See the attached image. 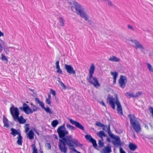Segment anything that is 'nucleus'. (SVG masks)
<instances>
[{
  "label": "nucleus",
  "mask_w": 153,
  "mask_h": 153,
  "mask_svg": "<svg viewBox=\"0 0 153 153\" xmlns=\"http://www.w3.org/2000/svg\"><path fill=\"white\" fill-rule=\"evenodd\" d=\"M107 100L109 105L113 109H115L116 105L117 106V114L121 116L123 115L122 107L117 94H115L114 98L112 96L109 95L107 97Z\"/></svg>",
  "instance_id": "obj_1"
},
{
  "label": "nucleus",
  "mask_w": 153,
  "mask_h": 153,
  "mask_svg": "<svg viewBox=\"0 0 153 153\" xmlns=\"http://www.w3.org/2000/svg\"><path fill=\"white\" fill-rule=\"evenodd\" d=\"M10 111L11 115L15 120H17L20 124H23L26 123V120L24 119L23 116L19 117V112L17 108L15 107L14 105H13L10 107Z\"/></svg>",
  "instance_id": "obj_2"
},
{
  "label": "nucleus",
  "mask_w": 153,
  "mask_h": 153,
  "mask_svg": "<svg viewBox=\"0 0 153 153\" xmlns=\"http://www.w3.org/2000/svg\"><path fill=\"white\" fill-rule=\"evenodd\" d=\"M130 120L131 127L137 133H139L141 131V128L140 123L134 114H129L128 116Z\"/></svg>",
  "instance_id": "obj_3"
},
{
  "label": "nucleus",
  "mask_w": 153,
  "mask_h": 153,
  "mask_svg": "<svg viewBox=\"0 0 153 153\" xmlns=\"http://www.w3.org/2000/svg\"><path fill=\"white\" fill-rule=\"evenodd\" d=\"M94 70V65L93 64H92L89 71V77L87 78V79L90 83L95 88H97V87H100V85L97 78L93 76Z\"/></svg>",
  "instance_id": "obj_4"
},
{
  "label": "nucleus",
  "mask_w": 153,
  "mask_h": 153,
  "mask_svg": "<svg viewBox=\"0 0 153 153\" xmlns=\"http://www.w3.org/2000/svg\"><path fill=\"white\" fill-rule=\"evenodd\" d=\"M74 7L72 6L71 7L72 10L74 11V8L75 9L76 12L78 15L79 16L82 18H84L85 20L87 21L88 20V17L84 11V9L82 8V6L79 4L77 2H74Z\"/></svg>",
  "instance_id": "obj_5"
},
{
  "label": "nucleus",
  "mask_w": 153,
  "mask_h": 153,
  "mask_svg": "<svg viewBox=\"0 0 153 153\" xmlns=\"http://www.w3.org/2000/svg\"><path fill=\"white\" fill-rule=\"evenodd\" d=\"M31 105L32 107V109L25 103L23 104L22 107H19V109L21 111H24L27 114H32L33 112L36 111L38 109V108L32 103L31 104Z\"/></svg>",
  "instance_id": "obj_6"
},
{
  "label": "nucleus",
  "mask_w": 153,
  "mask_h": 153,
  "mask_svg": "<svg viewBox=\"0 0 153 153\" xmlns=\"http://www.w3.org/2000/svg\"><path fill=\"white\" fill-rule=\"evenodd\" d=\"M36 101L40 105V106L43 108L47 112L49 113L50 114H52V112L50 110L49 107L45 108L43 102L40 101L39 98H35V99Z\"/></svg>",
  "instance_id": "obj_7"
},
{
  "label": "nucleus",
  "mask_w": 153,
  "mask_h": 153,
  "mask_svg": "<svg viewBox=\"0 0 153 153\" xmlns=\"http://www.w3.org/2000/svg\"><path fill=\"white\" fill-rule=\"evenodd\" d=\"M68 119L71 124L74 125L76 127L83 131H84V127L79 122L74 121L70 118H68Z\"/></svg>",
  "instance_id": "obj_8"
},
{
  "label": "nucleus",
  "mask_w": 153,
  "mask_h": 153,
  "mask_svg": "<svg viewBox=\"0 0 153 153\" xmlns=\"http://www.w3.org/2000/svg\"><path fill=\"white\" fill-rule=\"evenodd\" d=\"M127 82V79L125 76L121 75L120 76L118 82L120 86L124 88L126 86V83Z\"/></svg>",
  "instance_id": "obj_9"
},
{
  "label": "nucleus",
  "mask_w": 153,
  "mask_h": 153,
  "mask_svg": "<svg viewBox=\"0 0 153 153\" xmlns=\"http://www.w3.org/2000/svg\"><path fill=\"white\" fill-rule=\"evenodd\" d=\"M65 69L67 73L70 74H75L76 71L74 70L73 68L71 65L67 64L65 65Z\"/></svg>",
  "instance_id": "obj_10"
},
{
  "label": "nucleus",
  "mask_w": 153,
  "mask_h": 153,
  "mask_svg": "<svg viewBox=\"0 0 153 153\" xmlns=\"http://www.w3.org/2000/svg\"><path fill=\"white\" fill-rule=\"evenodd\" d=\"M85 137L87 140H88L89 142L92 143L94 146L96 147L97 146V145L96 140L94 139L90 135H85Z\"/></svg>",
  "instance_id": "obj_11"
},
{
  "label": "nucleus",
  "mask_w": 153,
  "mask_h": 153,
  "mask_svg": "<svg viewBox=\"0 0 153 153\" xmlns=\"http://www.w3.org/2000/svg\"><path fill=\"white\" fill-rule=\"evenodd\" d=\"M27 136L30 140H32L34 138V133L32 130H30L27 133Z\"/></svg>",
  "instance_id": "obj_12"
},
{
  "label": "nucleus",
  "mask_w": 153,
  "mask_h": 153,
  "mask_svg": "<svg viewBox=\"0 0 153 153\" xmlns=\"http://www.w3.org/2000/svg\"><path fill=\"white\" fill-rule=\"evenodd\" d=\"M3 122L4 123V127L8 128L9 126L8 120L4 115L3 116Z\"/></svg>",
  "instance_id": "obj_13"
},
{
  "label": "nucleus",
  "mask_w": 153,
  "mask_h": 153,
  "mask_svg": "<svg viewBox=\"0 0 153 153\" xmlns=\"http://www.w3.org/2000/svg\"><path fill=\"white\" fill-rule=\"evenodd\" d=\"M111 74L113 77V83L115 84L116 83V79L118 74L117 73L116 71L114 72H111Z\"/></svg>",
  "instance_id": "obj_14"
},
{
  "label": "nucleus",
  "mask_w": 153,
  "mask_h": 153,
  "mask_svg": "<svg viewBox=\"0 0 153 153\" xmlns=\"http://www.w3.org/2000/svg\"><path fill=\"white\" fill-rule=\"evenodd\" d=\"M128 147L130 150L133 151L135 150L137 147V146L136 145L132 143H129Z\"/></svg>",
  "instance_id": "obj_15"
},
{
  "label": "nucleus",
  "mask_w": 153,
  "mask_h": 153,
  "mask_svg": "<svg viewBox=\"0 0 153 153\" xmlns=\"http://www.w3.org/2000/svg\"><path fill=\"white\" fill-rule=\"evenodd\" d=\"M108 59L109 61L115 62H118L120 60V59L119 58L113 56H110L108 58Z\"/></svg>",
  "instance_id": "obj_16"
},
{
  "label": "nucleus",
  "mask_w": 153,
  "mask_h": 153,
  "mask_svg": "<svg viewBox=\"0 0 153 153\" xmlns=\"http://www.w3.org/2000/svg\"><path fill=\"white\" fill-rule=\"evenodd\" d=\"M17 138L18 140L17 141V144L20 146H22V138L20 134H19V136Z\"/></svg>",
  "instance_id": "obj_17"
},
{
  "label": "nucleus",
  "mask_w": 153,
  "mask_h": 153,
  "mask_svg": "<svg viewBox=\"0 0 153 153\" xmlns=\"http://www.w3.org/2000/svg\"><path fill=\"white\" fill-rule=\"evenodd\" d=\"M111 151V147L108 146L105 147L103 150V153H110Z\"/></svg>",
  "instance_id": "obj_18"
},
{
  "label": "nucleus",
  "mask_w": 153,
  "mask_h": 153,
  "mask_svg": "<svg viewBox=\"0 0 153 153\" xmlns=\"http://www.w3.org/2000/svg\"><path fill=\"white\" fill-rule=\"evenodd\" d=\"M11 134L13 135L14 136H15L16 134H18L19 135V134H20L16 130L14 129L13 128H11Z\"/></svg>",
  "instance_id": "obj_19"
},
{
  "label": "nucleus",
  "mask_w": 153,
  "mask_h": 153,
  "mask_svg": "<svg viewBox=\"0 0 153 153\" xmlns=\"http://www.w3.org/2000/svg\"><path fill=\"white\" fill-rule=\"evenodd\" d=\"M134 43L135 45L137 46V48H139L142 49H144V48L142 46V45L138 42L136 40H135Z\"/></svg>",
  "instance_id": "obj_20"
},
{
  "label": "nucleus",
  "mask_w": 153,
  "mask_h": 153,
  "mask_svg": "<svg viewBox=\"0 0 153 153\" xmlns=\"http://www.w3.org/2000/svg\"><path fill=\"white\" fill-rule=\"evenodd\" d=\"M59 24L60 26L63 27L64 25V20L62 19V17H60L59 18Z\"/></svg>",
  "instance_id": "obj_21"
},
{
  "label": "nucleus",
  "mask_w": 153,
  "mask_h": 153,
  "mask_svg": "<svg viewBox=\"0 0 153 153\" xmlns=\"http://www.w3.org/2000/svg\"><path fill=\"white\" fill-rule=\"evenodd\" d=\"M97 135L100 138H102L103 137L105 136V134L103 131H100L98 132Z\"/></svg>",
  "instance_id": "obj_22"
},
{
  "label": "nucleus",
  "mask_w": 153,
  "mask_h": 153,
  "mask_svg": "<svg viewBox=\"0 0 153 153\" xmlns=\"http://www.w3.org/2000/svg\"><path fill=\"white\" fill-rule=\"evenodd\" d=\"M58 123V121L56 120H53L51 122V124L53 127H55L56 126Z\"/></svg>",
  "instance_id": "obj_23"
},
{
  "label": "nucleus",
  "mask_w": 153,
  "mask_h": 153,
  "mask_svg": "<svg viewBox=\"0 0 153 153\" xmlns=\"http://www.w3.org/2000/svg\"><path fill=\"white\" fill-rule=\"evenodd\" d=\"M31 147L32 149V153H38L37 149H36L35 145L34 144L31 145Z\"/></svg>",
  "instance_id": "obj_24"
},
{
  "label": "nucleus",
  "mask_w": 153,
  "mask_h": 153,
  "mask_svg": "<svg viewBox=\"0 0 153 153\" xmlns=\"http://www.w3.org/2000/svg\"><path fill=\"white\" fill-rule=\"evenodd\" d=\"M115 139L116 141V144L118 146H121V143L120 138L118 137L117 138H115Z\"/></svg>",
  "instance_id": "obj_25"
},
{
  "label": "nucleus",
  "mask_w": 153,
  "mask_h": 153,
  "mask_svg": "<svg viewBox=\"0 0 153 153\" xmlns=\"http://www.w3.org/2000/svg\"><path fill=\"white\" fill-rule=\"evenodd\" d=\"M66 127L68 129L71 130H74L76 129V128L68 124H67Z\"/></svg>",
  "instance_id": "obj_26"
},
{
  "label": "nucleus",
  "mask_w": 153,
  "mask_h": 153,
  "mask_svg": "<svg viewBox=\"0 0 153 153\" xmlns=\"http://www.w3.org/2000/svg\"><path fill=\"white\" fill-rule=\"evenodd\" d=\"M133 93H131L129 92H127L125 94V95L127 97H129V98L132 97H134V95H133Z\"/></svg>",
  "instance_id": "obj_27"
},
{
  "label": "nucleus",
  "mask_w": 153,
  "mask_h": 153,
  "mask_svg": "<svg viewBox=\"0 0 153 153\" xmlns=\"http://www.w3.org/2000/svg\"><path fill=\"white\" fill-rule=\"evenodd\" d=\"M148 68L149 69V71L151 72H152L153 73V69L151 65L148 63L147 64Z\"/></svg>",
  "instance_id": "obj_28"
},
{
  "label": "nucleus",
  "mask_w": 153,
  "mask_h": 153,
  "mask_svg": "<svg viewBox=\"0 0 153 153\" xmlns=\"http://www.w3.org/2000/svg\"><path fill=\"white\" fill-rule=\"evenodd\" d=\"M1 59L2 60L7 61L8 60L7 59L3 54H1Z\"/></svg>",
  "instance_id": "obj_29"
},
{
  "label": "nucleus",
  "mask_w": 153,
  "mask_h": 153,
  "mask_svg": "<svg viewBox=\"0 0 153 153\" xmlns=\"http://www.w3.org/2000/svg\"><path fill=\"white\" fill-rule=\"evenodd\" d=\"M98 144L99 147H103L104 146V143L101 140H99Z\"/></svg>",
  "instance_id": "obj_30"
},
{
  "label": "nucleus",
  "mask_w": 153,
  "mask_h": 153,
  "mask_svg": "<svg viewBox=\"0 0 153 153\" xmlns=\"http://www.w3.org/2000/svg\"><path fill=\"white\" fill-rule=\"evenodd\" d=\"M142 94V93L141 91H138L136 95H134V97L136 98V97H138L140 95Z\"/></svg>",
  "instance_id": "obj_31"
},
{
  "label": "nucleus",
  "mask_w": 153,
  "mask_h": 153,
  "mask_svg": "<svg viewBox=\"0 0 153 153\" xmlns=\"http://www.w3.org/2000/svg\"><path fill=\"white\" fill-rule=\"evenodd\" d=\"M56 69H57V70L56 71L57 73L61 74H62V72L61 69L60 68V67L57 68Z\"/></svg>",
  "instance_id": "obj_32"
},
{
  "label": "nucleus",
  "mask_w": 153,
  "mask_h": 153,
  "mask_svg": "<svg viewBox=\"0 0 153 153\" xmlns=\"http://www.w3.org/2000/svg\"><path fill=\"white\" fill-rule=\"evenodd\" d=\"M96 125L99 127H103L104 126V125L100 122H97V123L96 124Z\"/></svg>",
  "instance_id": "obj_33"
},
{
  "label": "nucleus",
  "mask_w": 153,
  "mask_h": 153,
  "mask_svg": "<svg viewBox=\"0 0 153 153\" xmlns=\"http://www.w3.org/2000/svg\"><path fill=\"white\" fill-rule=\"evenodd\" d=\"M149 110L150 113L152 114V116L153 117V108L151 107H149Z\"/></svg>",
  "instance_id": "obj_34"
},
{
  "label": "nucleus",
  "mask_w": 153,
  "mask_h": 153,
  "mask_svg": "<svg viewBox=\"0 0 153 153\" xmlns=\"http://www.w3.org/2000/svg\"><path fill=\"white\" fill-rule=\"evenodd\" d=\"M46 103L48 105H50L51 103V99H49L47 98L46 99Z\"/></svg>",
  "instance_id": "obj_35"
},
{
  "label": "nucleus",
  "mask_w": 153,
  "mask_h": 153,
  "mask_svg": "<svg viewBox=\"0 0 153 153\" xmlns=\"http://www.w3.org/2000/svg\"><path fill=\"white\" fill-rule=\"evenodd\" d=\"M51 93L52 94L53 96H55L56 94V92L55 91L53 90L52 89H51L50 90Z\"/></svg>",
  "instance_id": "obj_36"
},
{
  "label": "nucleus",
  "mask_w": 153,
  "mask_h": 153,
  "mask_svg": "<svg viewBox=\"0 0 153 153\" xmlns=\"http://www.w3.org/2000/svg\"><path fill=\"white\" fill-rule=\"evenodd\" d=\"M56 68H60L59 65V61H58L56 62Z\"/></svg>",
  "instance_id": "obj_37"
},
{
  "label": "nucleus",
  "mask_w": 153,
  "mask_h": 153,
  "mask_svg": "<svg viewBox=\"0 0 153 153\" xmlns=\"http://www.w3.org/2000/svg\"><path fill=\"white\" fill-rule=\"evenodd\" d=\"M128 27L129 29H131L132 30H134V29L130 25H128Z\"/></svg>",
  "instance_id": "obj_38"
},
{
  "label": "nucleus",
  "mask_w": 153,
  "mask_h": 153,
  "mask_svg": "<svg viewBox=\"0 0 153 153\" xmlns=\"http://www.w3.org/2000/svg\"><path fill=\"white\" fill-rule=\"evenodd\" d=\"M120 153H126L123 150V149L121 148H120Z\"/></svg>",
  "instance_id": "obj_39"
},
{
  "label": "nucleus",
  "mask_w": 153,
  "mask_h": 153,
  "mask_svg": "<svg viewBox=\"0 0 153 153\" xmlns=\"http://www.w3.org/2000/svg\"><path fill=\"white\" fill-rule=\"evenodd\" d=\"M30 129L28 127H26L25 128V132L26 133H27Z\"/></svg>",
  "instance_id": "obj_40"
},
{
  "label": "nucleus",
  "mask_w": 153,
  "mask_h": 153,
  "mask_svg": "<svg viewBox=\"0 0 153 153\" xmlns=\"http://www.w3.org/2000/svg\"><path fill=\"white\" fill-rule=\"evenodd\" d=\"M100 103L103 106H105V104L104 102L103 101H101V102H100Z\"/></svg>",
  "instance_id": "obj_41"
},
{
  "label": "nucleus",
  "mask_w": 153,
  "mask_h": 153,
  "mask_svg": "<svg viewBox=\"0 0 153 153\" xmlns=\"http://www.w3.org/2000/svg\"><path fill=\"white\" fill-rule=\"evenodd\" d=\"M4 36V34L1 31H0V36Z\"/></svg>",
  "instance_id": "obj_42"
},
{
  "label": "nucleus",
  "mask_w": 153,
  "mask_h": 153,
  "mask_svg": "<svg viewBox=\"0 0 153 153\" xmlns=\"http://www.w3.org/2000/svg\"><path fill=\"white\" fill-rule=\"evenodd\" d=\"M48 98L47 99H51V96L50 94H48Z\"/></svg>",
  "instance_id": "obj_43"
},
{
  "label": "nucleus",
  "mask_w": 153,
  "mask_h": 153,
  "mask_svg": "<svg viewBox=\"0 0 153 153\" xmlns=\"http://www.w3.org/2000/svg\"><path fill=\"white\" fill-rule=\"evenodd\" d=\"M62 86L63 87V88H66V87H65V84H63V83H62Z\"/></svg>",
  "instance_id": "obj_44"
},
{
  "label": "nucleus",
  "mask_w": 153,
  "mask_h": 153,
  "mask_svg": "<svg viewBox=\"0 0 153 153\" xmlns=\"http://www.w3.org/2000/svg\"><path fill=\"white\" fill-rule=\"evenodd\" d=\"M1 44H2V45H4V41L2 40H1Z\"/></svg>",
  "instance_id": "obj_45"
},
{
  "label": "nucleus",
  "mask_w": 153,
  "mask_h": 153,
  "mask_svg": "<svg viewBox=\"0 0 153 153\" xmlns=\"http://www.w3.org/2000/svg\"><path fill=\"white\" fill-rule=\"evenodd\" d=\"M108 4L109 5H110V6H112V3H111V1H108Z\"/></svg>",
  "instance_id": "obj_46"
},
{
  "label": "nucleus",
  "mask_w": 153,
  "mask_h": 153,
  "mask_svg": "<svg viewBox=\"0 0 153 153\" xmlns=\"http://www.w3.org/2000/svg\"><path fill=\"white\" fill-rule=\"evenodd\" d=\"M48 148L50 149L51 148V146L50 143L48 144Z\"/></svg>",
  "instance_id": "obj_47"
},
{
  "label": "nucleus",
  "mask_w": 153,
  "mask_h": 153,
  "mask_svg": "<svg viewBox=\"0 0 153 153\" xmlns=\"http://www.w3.org/2000/svg\"><path fill=\"white\" fill-rule=\"evenodd\" d=\"M40 152L41 153H43L42 150H41V149L40 150Z\"/></svg>",
  "instance_id": "obj_48"
},
{
  "label": "nucleus",
  "mask_w": 153,
  "mask_h": 153,
  "mask_svg": "<svg viewBox=\"0 0 153 153\" xmlns=\"http://www.w3.org/2000/svg\"><path fill=\"white\" fill-rule=\"evenodd\" d=\"M29 90H30V91H32V92H33V90H32V89H29Z\"/></svg>",
  "instance_id": "obj_49"
},
{
  "label": "nucleus",
  "mask_w": 153,
  "mask_h": 153,
  "mask_svg": "<svg viewBox=\"0 0 153 153\" xmlns=\"http://www.w3.org/2000/svg\"><path fill=\"white\" fill-rule=\"evenodd\" d=\"M127 124L128 125V122H127Z\"/></svg>",
  "instance_id": "obj_50"
},
{
  "label": "nucleus",
  "mask_w": 153,
  "mask_h": 153,
  "mask_svg": "<svg viewBox=\"0 0 153 153\" xmlns=\"http://www.w3.org/2000/svg\"><path fill=\"white\" fill-rule=\"evenodd\" d=\"M136 153V152H135V153Z\"/></svg>",
  "instance_id": "obj_51"
}]
</instances>
